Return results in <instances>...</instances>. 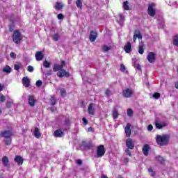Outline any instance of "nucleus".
<instances>
[{
  "mask_svg": "<svg viewBox=\"0 0 178 178\" xmlns=\"http://www.w3.org/2000/svg\"><path fill=\"white\" fill-rule=\"evenodd\" d=\"M88 131H91L92 133H94V131H95L94 130V129L92 127H90L88 129Z\"/></svg>",
  "mask_w": 178,
  "mask_h": 178,
  "instance_id": "13d9d810",
  "label": "nucleus"
},
{
  "mask_svg": "<svg viewBox=\"0 0 178 178\" xmlns=\"http://www.w3.org/2000/svg\"><path fill=\"white\" fill-rule=\"evenodd\" d=\"M88 113L90 115H95V109H94V104L90 103L88 106Z\"/></svg>",
  "mask_w": 178,
  "mask_h": 178,
  "instance_id": "dca6fc26",
  "label": "nucleus"
},
{
  "mask_svg": "<svg viewBox=\"0 0 178 178\" xmlns=\"http://www.w3.org/2000/svg\"><path fill=\"white\" fill-rule=\"evenodd\" d=\"M52 74V71L51 70H49L47 72V76H51Z\"/></svg>",
  "mask_w": 178,
  "mask_h": 178,
  "instance_id": "052dcab7",
  "label": "nucleus"
},
{
  "mask_svg": "<svg viewBox=\"0 0 178 178\" xmlns=\"http://www.w3.org/2000/svg\"><path fill=\"white\" fill-rule=\"evenodd\" d=\"M37 87H41L42 86V81L38 80L36 81Z\"/></svg>",
  "mask_w": 178,
  "mask_h": 178,
  "instance_id": "49530a36",
  "label": "nucleus"
},
{
  "mask_svg": "<svg viewBox=\"0 0 178 178\" xmlns=\"http://www.w3.org/2000/svg\"><path fill=\"white\" fill-rule=\"evenodd\" d=\"M119 17H120V22H124V17H123L122 14H120Z\"/></svg>",
  "mask_w": 178,
  "mask_h": 178,
  "instance_id": "8fccbe9b",
  "label": "nucleus"
},
{
  "mask_svg": "<svg viewBox=\"0 0 178 178\" xmlns=\"http://www.w3.org/2000/svg\"><path fill=\"white\" fill-rule=\"evenodd\" d=\"M61 97H66V89L61 88L60 90Z\"/></svg>",
  "mask_w": 178,
  "mask_h": 178,
  "instance_id": "e433bc0d",
  "label": "nucleus"
},
{
  "mask_svg": "<svg viewBox=\"0 0 178 178\" xmlns=\"http://www.w3.org/2000/svg\"><path fill=\"white\" fill-rule=\"evenodd\" d=\"M63 136H65V132L60 129H57L54 132V136L56 137V138H60L63 137Z\"/></svg>",
  "mask_w": 178,
  "mask_h": 178,
  "instance_id": "4468645a",
  "label": "nucleus"
},
{
  "mask_svg": "<svg viewBox=\"0 0 178 178\" xmlns=\"http://www.w3.org/2000/svg\"><path fill=\"white\" fill-rule=\"evenodd\" d=\"M76 163H77L78 165H81V163H83V161H82L81 160H80V159H78V160L76 161Z\"/></svg>",
  "mask_w": 178,
  "mask_h": 178,
  "instance_id": "bf43d9fd",
  "label": "nucleus"
},
{
  "mask_svg": "<svg viewBox=\"0 0 178 178\" xmlns=\"http://www.w3.org/2000/svg\"><path fill=\"white\" fill-rule=\"evenodd\" d=\"M51 37H52L54 41H59V38H60V36L58 33H55V34L52 35Z\"/></svg>",
  "mask_w": 178,
  "mask_h": 178,
  "instance_id": "72a5a7b5",
  "label": "nucleus"
},
{
  "mask_svg": "<svg viewBox=\"0 0 178 178\" xmlns=\"http://www.w3.org/2000/svg\"><path fill=\"white\" fill-rule=\"evenodd\" d=\"M22 40H23V35H22L20 31L17 29L14 31L13 33V42H15V44H20Z\"/></svg>",
  "mask_w": 178,
  "mask_h": 178,
  "instance_id": "7ed1b4c3",
  "label": "nucleus"
},
{
  "mask_svg": "<svg viewBox=\"0 0 178 178\" xmlns=\"http://www.w3.org/2000/svg\"><path fill=\"white\" fill-rule=\"evenodd\" d=\"M111 90H109V89H107L105 92L106 95H107L108 97H109V95H111Z\"/></svg>",
  "mask_w": 178,
  "mask_h": 178,
  "instance_id": "864d4df0",
  "label": "nucleus"
},
{
  "mask_svg": "<svg viewBox=\"0 0 178 178\" xmlns=\"http://www.w3.org/2000/svg\"><path fill=\"white\" fill-rule=\"evenodd\" d=\"M153 98H155V99H159V98H161V94L155 92L154 94H153Z\"/></svg>",
  "mask_w": 178,
  "mask_h": 178,
  "instance_id": "58836bf2",
  "label": "nucleus"
},
{
  "mask_svg": "<svg viewBox=\"0 0 178 178\" xmlns=\"http://www.w3.org/2000/svg\"><path fill=\"white\" fill-rule=\"evenodd\" d=\"M6 101V97L5 95L1 94L0 95V102H5Z\"/></svg>",
  "mask_w": 178,
  "mask_h": 178,
  "instance_id": "ea45409f",
  "label": "nucleus"
},
{
  "mask_svg": "<svg viewBox=\"0 0 178 178\" xmlns=\"http://www.w3.org/2000/svg\"><path fill=\"white\" fill-rule=\"evenodd\" d=\"M65 126H70V120L69 118L65 119Z\"/></svg>",
  "mask_w": 178,
  "mask_h": 178,
  "instance_id": "de8ad7c7",
  "label": "nucleus"
},
{
  "mask_svg": "<svg viewBox=\"0 0 178 178\" xmlns=\"http://www.w3.org/2000/svg\"><path fill=\"white\" fill-rule=\"evenodd\" d=\"M14 69H15V70L19 71V69H20V65H19V64H15V65H14Z\"/></svg>",
  "mask_w": 178,
  "mask_h": 178,
  "instance_id": "3c124183",
  "label": "nucleus"
},
{
  "mask_svg": "<svg viewBox=\"0 0 178 178\" xmlns=\"http://www.w3.org/2000/svg\"><path fill=\"white\" fill-rule=\"evenodd\" d=\"M76 7L79 8L81 10L83 9V1L81 0H76Z\"/></svg>",
  "mask_w": 178,
  "mask_h": 178,
  "instance_id": "cd10ccee",
  "label": "nucleus"
},
{
  "mask_svg": "<svg viewBox=\"0 0 178 178\" xmlns=\"http://www.w3.org/2000/svg\"><path fill=\"white\" fill-rule=\"evenodd\" d=\"M154 6H155V3H152L148 5V8H147V13L149 16H151L152 17H154L155 15H156V11L155 9H154Z\"/></svg>",
  "mask_w": 178,
  "mask_h": 178,
  "instance_id": "39448f33",
  "label": "nucleus"
},
{
  "mask_svg": "<svg viewBox=\"0 0 178 178\" xmlns=\"http://www.w3.org/2000/svg\"><path fill=\"white\" fill-rule=\"evenodd\" d=\"M153 129H154V127L152 126V124L148 125L147 130H149V131H151Z\"/></svg>",
  "mask_w": 178,
  "mask_h": 178,
  "instance_id": "6e6d98bb",
  "label": "nucleus"
},
{
  "mask_svg": "<svg viewBox=\"0 0 178 178\" xmlns=\"http://www.w3.org/2000/svg\"><path fill=\"white\" fill-rule=\"evenodd\" d=\"M12 107V102L10 101H7L6 102V108H8V109Z\"/></svg>",
  "mask_w": 178,
  "mask_h": 178,
  "instance_id": "a18cd8bd",
  "label": "nucleus"
},
{
  "mask_svg": "<svg viewBox=\"0 0 178 178\" xmlns=\"http://www.w3.org/2000/svg\"><path fill=\"white\" fill-rule=\"evenodd\" d=\"M135 67L138 69V70H141V65L140 64H136Z\"/></svg>",
  "mask_w": 178,
  "mask_h": 178,
  "instance_id": "4d7b16f0",
  "label": "nucleus"
},
{
  "mask_svg": "<svg viewBox=\"0 0 178 178\" xmlns=\"http://www.w3.org/2000/svg\"><path fill=\"white\" fill-rule=\"evenodd\" d=\"M43 66L44 67H45L46 69H48L49 67H51V63L47 61V60H44L43 62Z\"/></svg>",
  "mask_w": 178,
  "mask_h": 178,
  "instance_id": "f704fd0d",
  "label": "nucleus"
},
{
  "mask_svg": "<svg viewBox=\"0 0 178 178\" xmlns=\"http://www.w3.org/2000/svg\"><path fill=\"white\" fill-rule=\"evenodd\" d=\"M27 70L30 73H33V72H34V67H33V66H31V65H29L27 67Z\"/></svg>",
  "mask_w": 178,
  "mask_h": 178,
  "instance_id": "c03bdc74",
  "label": "nucleus"
},
{
  "mask_svg": "<svg viewBox=\"0 0 178 178\" xmlns=\"http://www.w3.org/2000/svg\"><path fill=\"white\" fill-rule=\"evenodd\" d=\"M170 140V136L168 134L156 136V142L160 147H166V145H169Z\"/></svg>",
  "mask_w": 178,
  "mask_h": 178,
  "instance_id": "f257e3e1",
  "label": "nucleus"
},
{
  "mask_svg": "<svg viewBox=\"0 0 178 178\" xmlns=\"http://www.w3.org/2000/svg\"><path fill=\"white\" fill-rule=\"evenodd\" d=\"M82 120L85 126H86V124H88V120H87L86 118H83Z\"/></svg>",
  "mask_w": 178,
  "mask_h": 178,
  "instance_id": "603ef678",
  "label": "nucleus"
},
{
  "mask_svg": "<svg viewBox=\"0 0 178 178\" xmlns=\"http://www.w3.org/2000/svg\"><path fill=\"white\" fill-rule=\"evenodd\" d=\"M105 146H104V145H100L97 147V158H102V156H104V155H105Z\"/></svg>",
  "mask_w": 178,
  "mask_h": 178,
  "instance_id": "20e7f679",
  "label": "nucleus"
},
{
  "mask_svg": "<svg viewBox=\"0 0 178 178\" xmlns=\"http://www.w3.org/2000/svg\"><path fill=\"white\" fill-rule=\"evenodd\" d=\"M130 148L127 147V149H125V153L127 154V155H128V156H131V151H130Z\"/></svg>",
  "mask_w": 178,
  "mask_h": 178,
  "instance_id": "a19ab883",
  "label": "nucleus"
},
{
  "mask_svg": "<svg viewBox=\"0 0 178 178\" xmlns=\"http://www.w3.org/2000/svg\"><path fill=\"white\" fill-rule=\"evenodd\" d=\"M2 72H3V73H10L12 72V68H10L9 65H6L3 68Z\"/></svg>",
  "mask_w": 178,
  "mask_h": 178,
  "instance_id": "c85d7f7f",
  "label": "nucleus"
},
{
  "mask_svg": "<svg viewBox=\"0 0 178 178\" xmlns=\"http://www.w3.org/2000/svg\"><path fill=\"white\" fill-rule=\"evenodd\" d=\"M133 89L125 88L122 91V95L124 97V98H130L131 97V95H133Z\"/></svg>",
  "mask_w": 178,
  "mask_h": 178,
  "instance_id": "6e6552de",
  "label": "nucleus"
},
{
  "mask_svg": "<svg viewBox=\"0 0 178 178\" xmlns=\"http://www.w3.org/2000/svg\"><path fill=\"white\" fill-rule=\"evenodd\" d=\"M10 22H12V24H10L8 26V30H9L10 33H12L15 30V22L13 21L10 20Z\"/></svg>",
  "mask_w": 178,
  "mask_h": 178,
  "instance_id": "bb28decb",
  "label": "nucleus"
},
{
  "mask_svg": "<svg viewBox=\"0 0 178 178\" xmlns=\"http://www.w3.org/2000/svg\"><path fill=\"white\" fill-rule=\"evenodd\" d=\"M2 163L4 165V166L8 167L9 166L8 163H9V159H8V156H4L2 159Z\"/></svg>",
  "mask_w": 178,
  "mask_h": 178,
  "instance_id": "5701e85b",
  "label": "nucleus"
},
{
  "mask_svg": "<svg viewBox=\"0 0 178 178\" xmlns=\"http://www.w3.org/2000/svg\"><path fill=\"white\" fill-rule=\"evenodd\" d=\"M10 58H12L13 59H16V54H15V52L12 51L10 54Z\"/></svg>",
  "mask_w": 178,
  "mask_h": 178,
  "instance_id": "09e8293b",
  "label": "nucleus"
},
{
  "mask_svg": "<svg viewBox=\"0 0 178 178\" xmlns=\"http://www.w3.org/2000/svg\"><path fill=\"white\" fill-rule=\"evenodd\" d=\"M97 37H98V33L94 31H91L89 36L90 42H94L97 40Z\"/></svg>",
  "mask_w": 178,
  "mask_h": 178,
  "instance_id": "2eb2a0df",
  "label": "nucleus"
},
{
  "mask_svg": "<svg viewBox=\"0 0 178 178\" xmlns=\"http://www.w3.org/2000/svg\"><path fill=\"white\" fill-rule=\"evenodd\" d=\"M124 49L127 54H130L131 52V43L130 42H127Z\"/></svg>",
  "mask_w": 178,
  "mask_h": 178,
  "instance_id": "6ab92c4d",
  "label": "nucleus"
},
{
  "mask_svg": "<svg viewBox=\"0 0 178 178\" xmlns=\"http://www.w3.org/2000/svg\"><path fill=\"white\" fill-rule=\"evenodd\" d=\"M66 66V61L65 60H62L60 65L58 64H54L53 67V70L54 72H60L63 67Z\"/></svg>",
  "mask_w": 178,
  "mask_h": 178,
  "instance_id": "423d86ee",
  "label": "nucleus"
},
{
  "mask_svg": "<svg viewBox=\"0 0 178 178\" xmlns=\"http://www.w3.org/2000/svg\"><path fill=\"white\" fill-rule=\"evenodd\" d=\"M155 175H156V172H155L154 171H153V172H152V174H151V176H152V177H154L155 176Z\"/></svg>",
  "mask_w": 178,
  "mask_h": 178,
  "instance_id": "0e129e2a",
  "label": "nucleus"
},
{
  "mask_svg": "<svg viewBox=\"0 0 178 178\" xmlns=\"http://www.w3.org/2000/svg\"><path fill=\"white\" fill-rule=\"evenodd\" d=\"M173 45L175 47H178V34L175 35L173 38V42H172Z\"/></svg>",
  "mask_w": 178,
  "mask_h": 178,
  "instance_id": "2f4dec72",
  "label": "nucleus"
},
{
  "mask_svg": "<svg viewBox=\"0 0 178 178\" xmlns=\"http://www.w3.org/2000/svg\"><path fill=\"white\" fill-rule=\"evenodd\" d=\"M54 8L56 10H60V9H62L63 8V6L62 5V3H60L59 2H56Z\"/></svg>",
  "mask_w": 178,
  "mask_h": 178,
  "instance_id": "7c9ffc66",
  "label": "nucleus"
},
{
  "mask_svg": "<svg viewBox=\"0 0 178 178\" xmlns=\"http://www.w3.org/2000/svg\"><path fill=\"white\" fill-rule=\"evenodd\" d=\"M102 178H108V177H106V175H105L103 174V175H102Z\"/></svg>",
  "mask_w": 178,
  "mask_h": 178,
  "instance_id": "774afa93",
  "label": "nucleus"
},
{
  "mask_svg": "<svg viewBox=\"0 0 178 178\" xmlns=\"http://www.w3.org/2000/svg\"><path fill=\"white\" fill-rule=\"evenodd\" d=\"M138 53L140 55H143V54H144V47L143 45H140L138 47Z\"/></svg>",
  "mask_w": 178,
  "mask_h": 178,
  "instance_id": "c9c22d12",
  "label": "nucleus"
},
{
  "mask_svg": "<svg viewBox=\"0 0 178 178\" xmlns=\"http://www.w3.org/2000/svg\"><path fill=\"white\" fill-rule=\"evenodd\" d=\"M130 127H131V124L130 123H127L125 127V135L128 138H130L131 136V129Z\"/></svg>",
  "mask_w": 178,
  "mask_h": 178,
  "instance_id": "f8f14e48",
  "label": "nucleus"
},
{
  "mask_svg": "<svg viewBox=\"0 0 178 178\" xmlns=\"http://www.w3.org/2000/svg\"><path fill=\"white\" fill-rule=\"evenodd\" d=\"M35 59L36 60H42V59H44V54H42V51H37L35 53Z\"/></svg>",
  "mask_w": 178,
  "mask_h": 178,
  "instance_id": "aec40b11",
  "label": "nucleus"
},
{
  "mask_svg": "<svg viewBox=\"0 0 178 178\" xmlns=\"http://www.w3.org/2000/svg\"><path fill=\"white\" fill-rule=\"evenodd\" d=\"M175 88H177L178 90V82L175 83Z\"/></svg>",
  "mask_w": 178,
  "mask_h": 178,
  "instance_id": "338daca9",
  "label": "nucleus"
},
{
  "mask_svg": "<svg viewBox=\"0 0 178 178\" xmlns=\"http://www.w3.org/2000/svg\"><path fill=\"white\" fill-rule=\"evenodd\" d=\"M120 67L122 73H124V72H126V66H124V64H121Z\"/></svg>",
  "mask_w": 178,
  "mask_h": 178,
  "instance_id": "37998d69",
  "label": "nucleus"
},
{
  "mask_svg": "<svg viewBox=\"0 0 178 178\" xmlns=\"http://www.w3.org/2000/svg\"><path fill=\"white\" fill-rule=\"evenodd\" d=\"M58 77H70V73L67 72L66 70L63 69L57 72Z\"/></svg>",
  "mask_w": 178,
  "mask_h": 178,
  "instance_id": "9d476101",
  "label": "nucleus"
},
{
  "mask_svg": "<svg viewBox=\"0 0 178 178\" xmlns=\"http://www.w3.org/2000/svg\"><path fill=\"white\" fill-rule=\"evenodd\" d=\"M147 59L149 63H155V60H156V57L155 56V53L149 52L147 54Z\"/></svg>",
  "mask_w": 178,
  "mask_h": 178,
  "instance_id": "1a4fd4ad",
  "label": "nucleus"
},
{
  "mask_svg": "<svg viewBox=\"0 0 178 178\" xmlns=\"http://www.w3.org/2000/svg\"><path fill=\"white\" fill-rule=\"evenodd\" d=\"M49 101L52 106L56 105V99H55V96H51Z\"/></svg>",
  "mask_w": 178,
  "mask_h": 178,
  "instance_id": "473e14b6",
  "label": "nucleus"
},
{
  "mask_svg": "<svg viewBox=\"0 0 178 178\" xmlns=\"http://www.w3.org/2000/svg\"><path fill=\"white\" fill-rule=\"evenodd\" d=\"M102 49L104 51V52H108V51H111V49L109 48V47L104 45L102 47Z\"/></svg>",
  "mask_w": 178,
  "mask_h": 178,
  "instance_id": "79ce46f5",
  "label": "nucleus"
},
{
  "mask_svg": "<svg viewBox=\"0 0 178 178\" xmlns=\"http://www.w3.org/2000/svg\"><path fill=\"white\" fill-rule=\"evenodd\" d=\"M57 17H58V19L59 20H62V19L64 18L63 14H58V16H57Z\"/></svg>",
  "mask_w": 178,
  "mask_h": 178,
  "instance_id": "5fc2aeb1",
  "label": "nucleus"
},
{
  "mask_svg": "<svg viewBox=\"0 0 178 178\" xmlns=\"http://www.w3.org/2000/svg\"><path fill=\"white\" fill-rule=\"evenodd\" d=\"M112 115L113 119H118V118H119V112L118 111V108H116L115 107H114L113 109Z\"/></svg>",
  "mask_w": 178,
  "mask_h": 178,
  "instance_id": "b1692460",
  "label": "nucleus"
},
{
  "mask_svg": "<svg viewBox=\"0 0 178 178\" xmlns=\"http://www.w3.org/2000/svg\"><path fill=\"white\" fill-rule=\"evenodd\" d=\"M125 144L127 148H129L130 149H134L135 145H134V141H133V139L128 138L125 140Z\"/></svg>",
  "mask_w": 178,
  "mask_h": 178,
  "instance_id": "9b49d317",
  "label": "nucleus"
},
{
  "mask_svg": "<svg viewBox=\"0 0 178 178\" xmlns=\"http://www.w3.org/2000/svg\"><path fill=\"white\" fill-rule=\"evenodd\" d=\"M156 160L158 161L161 165H163L165 163V158L162 157V156H156Z\"/></svg>",
  "mask_w": 178,
  "mask_h": 178,
  "instance_id": "a878e982",
  "label": "nucleus"
},
{
  "mask_svg": "<svg viewBox=\"0 0 178 178\" xmlns=\"http://www.w3.org/2000/svg\"><path fill=\"white\" fill-rule=\"evenodd\" d=\"M133 109L131 108H128L127 109V115L129 116L130 118H131V116H133Z\"/></svg>",
  "mask_w": 178,
  "mask_h": 178,
  "instance_id": "4c0bfd02",
  "label": "nucleus"
},
{
  "mask_svg": "<svg viewBox=\"0 0 178 178\" xmlns=\"http://www.w3.org/2000/svg\"><path fill=\"white\" fill-rule=\"evenodd\" d=\"M14 161L17 163L18 166H22L23 165V162H24V159H23L22 156L17 155L14 159Z\"/></svg>",
  "mask_w": 178,
  "mask_h": 178,
  "instance_id": "ddd939ff",
  "label": "nucleus"
},
{
  "mask_svg": "<svg viewBox=\"0 0 178 178\" xmlns=\"http://www.w3.org/2000/svg\"><path fill=\"white\" fill-rule=\"evenodd\" d=\"M155 126H156V129H161L163 127H166V126H168V124H166L165 122L159 123V122H158V121H156Z\"/></svg>",
  "mask_w": 178,
  "mask_h": 178,
  "instance_id": "412c9836",
  "label": "nucleus"
},
{
  "mask_svg": "<svg viewBox=\"0 0 178 178\" xmlns=\"http://www.w3.org/2000/svg\"><path fill=\"white\" fill-rule=\"evenodd\" d=\"M1 135L4 138L6 145H10L12 144V136H13V131L12 130L1 131Z\"/></svg>",
  "mask_w": 178,
  "mask_h": 178,
  "instance_id": "f03ea898",
  "label": "nucleus"
},
{
  "mask_svg": "<svg viewBox=\"0 0 178 178\" xmlns=\"http://www.w3.org/2000/svg\"><path fill=\"white\" fill-rule=\"evenodd\" d=\"M124 163H129V159H127V157H125L124 159Z\"/></svg>",
  "mask_w": 178,
  "mask_h": 178,
  "instance_id": "680f3d73",
  "label": "nucleus"
},
{
  "mask_svg": "<svg viewBox=\"0 0 178 178\" xmlns=\"http://www.w3.org/2000/svg\"><path fill=\"white\" fill-rule=\"evenodd\" d=\"M149 145L145 144L143 147V152L145 156H148L149 154Z\"/></svg>",
  "mask_w": 178,
  "mask_h": 178,
  "instance_id": "a211bd4d",
  "label": "nucleus"
},
{
  "mask_svg": "<svg viewBox=\"0 0 178 178\" xmlns=\"http://www.w3.org/2000/svg\"><path fill=\"white\" fill-rule=\"evenodd\" d=\"M22 84L26 88L30 87V79H29V76H24L22 78Z\"/></svg>",
  "mask_w": 178,
  "mask_h": 178,
  "instance_id": "f3484780",
  "label": "nucleus"
},
{
  "mask_svg": "<svg viewBox=\"0 0 178 178\" xmlns=\"http://www.w3.org/2000/svg\"><path fill=\"white\" fill-rule=\"evenodd\" d=\"M148 172H153L154 170H152V168H150L148 169Z\"/></svg>",
  "mask_w": 178,
  "mask_h": 178,
  "instance_id": "69168bd1",
  "label": "nucleus"
},
{
  "mask_svg": "<svg viewBox=\"0 0 178 178\" xmlns=\"http://www.w3.org/2000/svg\"><path fill=\"white\" fill-rule=\"evenodd\" d=\"M1 91H3V86H1L0 83V92Z\"/></svg>",
  "mask_w": 178,
  "mask_h": 178,
  "instance_id": "e2e57ef3",
  "label": "nucleus"
},
{
  "mask_svg": "<svg viewBox=\"0 0 178 178\" xmlns=\"http://www.w3.org/2000/svg\"><path fill=\"white\" fill-rule=\"evenodd\" d=\"M123 8L124 10H130V6L129 5V1H126L123 3Z\"/></svg>",
  "mask_w": 178,
  "mask_h": 178,
  "instance_id": "c756f323",
  "label": "nucleus"
},
{
  "mask_svg": "<svg viewBox=\"0 0 178 178\" xmlns=\"http://www.w3.org/2000/svg\"><path fill=\"white\" fill-rule=\"evenodd\" d=\"M133 38H134V42H136V41L137 40V38H138L139 40H141V38H143V35H141L140 31H138V34L134 35Z\"/></svg>",
  "mask_w": 178,
  "mask_h": 178,
  "instance_id": "393cba45",
  "label": "nucleus"
},
{
  "mask_svg": "<svg viewBox=\"0 0 178 178\" xmlns=\"http://www.w3.org/2000/svg\"><path fill=\"white\" fill-rule=\"evenodd\" d=\"M28 104L29 106H31V108H34V106H35L37 100L35 99V97H34V95H29L28 96Z\"/></svg>",
  "mask_w": 178,
  "mask_h": 178,
  "instance_id": "0eeeda50",
  "label": "nucleus"
},
{
  "mask_svg": "<svg viewBox=\"0 0 178 178\" xmlns=\"http://www.w3.org/2000/svg\"><path fill=\"white\" fill-rule=\"evenodd\" d=\"M33 135L35 136V138H40L41 137V132L40 131V129L38 127H35Z\"/></svg>",
  "mask_w": 178,
  "mask_h": 178,
  "instance_id": "4be33fe9",
  "label": "nucleus"
}]
</instances>
